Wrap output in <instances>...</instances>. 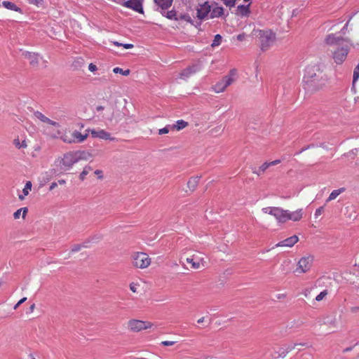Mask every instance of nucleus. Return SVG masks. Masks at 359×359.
Here are the masks:
<instances>
[{
    "mask_svg": "<svg viewBox=\"0 0 359 359\" xmlns=\"http://www.w3.org/2000/svg\"><path fill=\"white\" fill-rule=\"evenodd\" d=\"M186 262L191 264V268L194 269H198L201 266H205L206 265L205 259L198 255H194L191 257H187Z\"/></svg>",
    "mask_w": 359,
    "mask_h": 359,
    "instance_id": "8",
    "label": "nucleus"
},
{
    "mask_svg": "<svg viewBox=\"0 0 359 359\" xmlns=\"http://www.w3.org/2000/svg\"><path fill=\"white\" fill-rule=\"evenodd\" d=\"M313 258L311 257H302L298 262L297 271L305 273L308 271L312 266Z\"/></svg>",
    "mask_w": 359,
    "mask_h": 359,
    "instance_id": "9",
    "label": "nucleus"
},
{
    "mask_svg": "<svg viewBox=\"0 0 359 359\" xmlns=\"http://www.w3.org/2000/svg\"><path fill=\"white\" fill-rule=\"evenodd\" d=\"M154 1L159 8H161V11H163L172 6L173 0H154Z\"/></svg>",
    "mask_w": 359,
    "mask_h": 359,
    "instance_id": "22",
    "label": "nucleus"
},
{
    "mask_svg": "<svg viewBox=\"0 0 359 359\" xmlns=\"http://www.w3.org/2000/svg\"><path fill=\"white\" fill-rule=\"evenodd\" d=\"M245 38V34H240L237 36V39L238 41H243L244 40Z\"/></svg>",
    "mask_w": 359,
    "mask_h": 359,
    "instance_id": "56",
    "label": "nucleus"
},
{
    "mask_svg": "<svg viewBox=\"0 0 359 359\" xmlns=\"http://www.w3.org/2000/svg\"><path fill=\"white\" fill-rule=\"evenodd\" d=\"M299 241V238L294 235L290 238H287L278 243L276 244V247H280V246H285V247H292L296 243H297Z\"/></svg>",
    "mask_w": 359,
    "mask_h": 359,
    "instance_id": "20",
    "label": "nucleus"
},
{
    "mask_svg": "<svg viewBox=\"0 0 359 359\" xmlns=\"http://www.w3.org/2000/svg\"><path fill=\"white\" fill-rule=\"evenodd\" d=\"M280 163V160L277 159V160L273 161L271 162H269L268 164H269V167H270V166H272V165H278Z\"/></svg>",
    "mask_w": 359,
    "mask_h": 359,
    "instance_id": "53",
    "label": "nucleus"
},
{
    "mask_svg": "<svg viewBox=\"0 0 359 359\" xmlns=\"http://www.w3.org/2000/svg\"><path fill=\"white\" fill-rule=\"evenodd\" d=\"M299 346H307V344H306V343L293 344L288 345L285 347H281L279 348V350L278 351H276L275 353V355H273V357L276 358H283L286 356V355L288 353H290L293 349H294L296 347Z\"/></svg>",
    "mask_w": 359,
    "mask_h": 359,
    "instance_id": "7",
    "label": "nucleus"
},
{
    "mask_svg": "<svg viewBox=\"0 0 359 359\" xmlns=\"http://www.w3.org/2000/svg\"><path fill=\"white\" fill-rule=\"evenodd\" d=\"M57 186V182H53L51 183L50 187H49V190L50 191H52Z\"/></svg>",
    "mask_w": 359,
    "mask_h": 359,
    "instance_id": "58",
    "label": "nucleus"
},
{
    "mask_svg": "<svg viewBox=\"0 0 359 359\" xmlns=\"http://www.w3.org/2000/svg\"><path fill=\"white\" fill-rule=\"evenodd\" d=\"M88 69L93 72L97 69V66L94 65L93 63H90L88 66Z\"/></svg>",
    "mask_w": 359,
    "mask_h": 359,
    "instance_id": "48",
    "label": "nucleus"
},
{
    "mask_svg": "<svg viewBox=\"0 0 359 359\" xmlns=\"http://www.w3.org/2000/svg\"><path fill=\"white\" fill-rule=\"evenodd\" d=\"M113 72L115 73V74H121L123 76H128L130 74V69H126V70H123V69L120 68V67H115L114 69H113Z\"/></svg>",
    "mask_w": 359,
    "mask_h": 359,
    "instance_id": "35",
    "label": "nucleus"
},
{
    "mask_svg": "<svg viewBox=\"0 0 359 359\" xmlns=\"http://www.w3.org/2000/svg\"><path fill=\"white\" fill-rule=\"evenodd\" d=\"M222 36L220 34H216L215 36V38H214V40L211 44V46L212 47H215V46H218L221 41H222Z\"/></svg>",
    "mask_w": 359,
    "mask_h": 359,
    "instance_id": "37",
    "label": "nucleus"
},
{
    "mask_svg": "<svg viewBox=\"0 0 359 359\" xmlns=\"http://www.w3.org/2000/svg\"><path fill=\"white\" fill-rule=\"evenodd\" d=\"M175 344V341H163L161 342V345L164 346H172Z\"/></svg>",
    "mask_w": 359,
    "mask_h": 359,
    "instance_id": "47",
    "label": "nucleus"
},
{
    "mask_svg": "<svg viewBox=\"0 0 359 359\" xmlns=\"http://www.w3.org/2000/svg\"><path fill=\"white\" fill-rule=\"evenodd\" d=\"M76 163H77V161L74 151L65 154L61 161V163L67 169L70 168Z\"/></svg>",
    "mask_w": 359,
    "mask_h": 359,
    "instance_id": "11",
    "label": "nucleus"
},
{
    "mask_svg": "<svg viewBox=\"0 0 359 359\" xmlns=\"http://www.w3.org/2000/svg\"><path fill=\"white\" fill-rule=\"evenodd\" d=\"M357 151H358L357 149L351 150L349 152L344 154L343 156H347V157H351V158H354L355 156L357 155Z\"/></svg>",
    "mask_w": 359,
    "mask_h": 359,
    "instance_id": "43",
    "label": "nucleus"
},
{
    "mask_svg": "<svg viewBox=\"0 0 359 359\" xmlns=\"http://www.w3.org/2000/svg\"><path fill=\"white\" fill-rule=\"evenodd\" d=\"M151 259L144 252H136L133 255V264L136 268L144 269L150 265Z\"/></svg>",
    "mask_w": 359,
    "mask_h": 359,
    "instance_id": "5",
    "label": "nucleus"
},
{
    "mask_svg": "<svg viewBox=\"0 0 359 359\" xmlns=\"http://www.w3.org/2000/svg\"><path fill=\"white\" fill-rule=\"evenodd\" d=\"M215 7H214L212 10L210 9V18H219L224 15V8L222 6H218L217 3H215Z\"/></svg>",
    "mask_w": 359,
    "mask_h": 359,
    "instance_id": "21",
    "label": "nucleus"
},
{
    "mask_svg": "<svg viewBox=\"0 0 359 359\" xmlns=\"http://www.w3.org/2000/svg\"><path fill=\"white\" fill-rule=\"evenodd\" d=\"M76 161H79L81 160H88L92 157V154L86 151H74Z\"/></svg>",
    "mask_w": 359,
    "mask_h": 359,
    "instance_id": "24",
    "label": "nucleus"
},
{
    "mask_svg": "<svg viewBox=\"0 0 359 359\" xmlns=\"http://www.w3.org/2000/svg\"><path fill=\"white\" fill-rule=\"evenodd\" d=\"M199 180L200 177L198 176L192 177L187 182V186L191 191H194L197 187Z\"/></svg>",
    "mask_w": 359,
    "mask_h": 359,
    "instance_id": "26",
    "label": "nucleus"
},
{
    "mask_svg": "<svg viewBox=\"0 0 359 359\" xmlns=\"http://www.w3.org/2000/svg\"><path fill=\"white\" fill-rule=\"evenodd\" d=\"M250 6V4L238 6L236 10V15L242 18L249 16L251 13Z\"/></svg>",
    "mask_w": 359,
    "mask_h": 359,
    "instance_id": "19",
    "label": "nucleus"
},
{
    "mask_svg": "<svg viewBox=\"0 0 359 359\" xmlns=\"http://www.w3.org/2000/svg\"><path fill=\"white\" fill-rule=\"evenodd\" d=\"M27 300L26 297L22 298L15 306L14 309H16L20 304L24 303Z\"/></svg>",
    "mask_w": 359,
    "mask_h": 359,
    "instance_id": "49",
    "label": "nucleus"
},
{
    "mask_svg": "<svg viewBox=\"0 0 359 359\" xmlns=\"http://www.w3.org/2000/svg\"><path fill=\"white\" fill-rule=\"evenodd\" d=\"M255 32L257 33L256 36L258 39L260 49L263 52L268 50L276 40V34L270 29H259Z\"/></svg>",
    "mask_w": 359,
    "mask_h": 359,
    "instance_id": "3",
    "label": "nucleus"
},
{
    "mask_svg": "<svg viewBox=\"0 0 359 359\" xmlns=\"http://www.w3.org/2000/svg\"><path fill=\"white\" fill-rule=\"evenodd\" d=\"M123 6L126 8L133 9L139 13H144L142 0H128L125 1L123 4Z\"/></svg>",
    "mask_w": 359,
    "mask_h": 359,
    "instance_id": "10",
    "label": "nucleus"
},
{
    "mask_svg": "<svg viewBox=\"0 0 359 359\" xmlns=\"http://www.w3.org/2000/svg\"><path fill=\"white\" fill-rule=\"evenodd\" d=\"M162 15L166 17L169 20H179L177 18V13L175 10L172 9L171 11L165 12V11H161Z\"/></svg>",
    "mask_w": 359,
    "mask_h": 359,
    "instance_id": "28",
    "label": "nucleus"
},
{
    "mask_svg": "<svg viewBox=\"0 0 359 359\" xmlns=\"http://www.w3.org/2000/svg\"><path fill=\"white\" fill-rule=\"evenodd\" d=\"M269 167V164H268V162H265L261 166H259L257 169L256 168H252V172L255 173V174H257L258 176H260L261 175H262L266 170V169H268Z\"/></svg>",
    "mask_w": 359,
    "mask_h": 359,
    "instance_id": "29",
    "label": "nucleus"
},
{
    "mask_svg": "<svg viewBox=\"0 0 359 359\" xmlns=\"http://www.w3.org/2000/svg\"><path fill=\"white\" fill-rule=\"evenodd\" d=\"M344 39L341 36H337L334 34L327 35L325 42L328 45H336L337 48L332 51V57L337 65L342 64L349 52V48L347 45L344 46Z\"/></svg>",
    "mask_w": 359,
    "mask_h": 359,
    "instance_id": "2",
    "label": "nucleus"
},
{
    "mask_svg": "<svg viewBox=\"0 0 359 359\" xmlns=\"http://www.w3.org/2000/svg\"><path fill=\"white\" fill-rule=\"evenodd\" d=\"M58 183L60 184H65L66 183V182L65 180H58Z\"/></svg>",
    "mask_w": 359,
    "mask_h": 359,
    "instance_id": "64",
    "label": "nucleus"
},
{
    "mask_svg": "<svg viewBox=\"0 0 359 359\" xmlns=\"http://www.w3.org/2000/svg\"><path fill=\"white\" fill-rule=\"evenodd\" d=\"M34 309H35V304H32V305L30 306V307H29V311H30L31 312H32V311H34Z\"/></svg>",
    "mask_w": 359,
    "mask_h": 359,
    "instance_id": "63",
    "label": "nucleus"
},
{
    "mask_svg": "<svg viewBox=\"0 0 359 359\" xmlns=\"http://www.w3.org/2000/svg\"><path fill=\"white\" fill-rule=\"evenodd\" d=\"M352 349H353V347H352V346H351V347H348V348H346L343 351V352H344V353L348 352V351H351Z\"/></svg>",
    "mask_w": 359,
    "mask_h": 359,
    "instance_id": "61",
    "label": "nucleus"
},
{
    "mask_svg": "<svg viewBox=\"0 0 359 359\" xmlns=\"http://www.w3.org/2000/svg\"><path fill=\"white\" fill-rule=\"evenodd\" d=\"M221 1L224 3V4L226 6L229 7L230 8L234 7L236 5V0H221Z\"/></svg>",
    "mask_w": 359,
    "mask_h": 359,
    "instance_id": "41",
    "label": "nucleus"
},
{
    "mask_svg": "<svg viewBox=\"0 0 359 359\" xmlns=\"http://www.w3.org/2000/svg\"><path fill=\"white\" fill-rule=\"evenodd\" d=\"M88 132H90L92 137L94 138H100L102 140H114L115 138L111 137V134L104 130L100 129L98 130H96L95 129H88Z\"/></svg>",
    "mask_w": 359,
    "mask_h": 359,
    "instance_id": "12",
    "label": "nucleus"
},
{
    "mask_svg": "<svg viewBox=\"0 0 359 359\" xmlns=\"http://www.w3.org/2000/svg\"><path fill=\"white\" fill-rule=\"evenodd\" d=\"M324 212V206H321L320 208H318V209H316V212H315V217H318V216H320L323 212Z\"/></svg>",
    "mask_w": 359,
    "mask_h": 359,
    "instance_id": "45",
    "label": "nucleus"
},
{
    "mask_svg": "<svg viewBox=\"0 0 359 359\" xmlns=\"http://www.w3.org/2000/svg\"><path fill=\"white\" fill-rule=\"evenodd\" d=\"M188 126V123L184 121V120H178L176 122V124L173 125L172 128L173 129H176L177 130H180Z\"/></svg>",
    "mask_w": 359,
    "mask_h": 359,
    "instance_id": "31",
    "label": "nucleus"
},
{
    "mask_svg": "<svg viewBox=\"0 0 359 359\" xmlns=\"http://www.w3.org/2000/svg\"><path fill=\"white\" fill-rule=\"evenodd\" d=\"M351 311L352 313H356L358 311H359V306H353V307H351Z\"/></svg>",
    "mask_w": 359,
    "mask_h": 359,
    "instance_id": "59",
    "label": "nucleus"
},
{
    "mask_svg": "<svg viewBox=\"0 0 359 359\" xmlns=\"http://www.w3.org/2000/svg\"><path fill=\"white\" fill-rule=\"evenodd\" d=\"M345 191V188L342 187L339 189L333 190L330 194L329 197L326 199V203H328L334 199H335L340 194L343 193Z\"/></svg>",
    "mask_w": 359,
    "mask_h": 359,
    "instance_id": "30",
    "label": "nucleus"
},
{
    "mask_svg": "<svg viewBox=\"0 0 359 359\" xmlns=\"http://www.w3.org/2000/svg\"><path fill=\"white\" fill-rule=\"evenodd\" d=\"M32 182L30 181H27L25 184V186L22 190V192L25 196H27L29 194V191L32 189Z\"/></svg>",
    "mask_w": 359,
    "mask_h": 359,
    "instance_id": "40",
    "label": "nucleus"
},
{
    "mask_svg": "<svg viewBox=\"0 0 359 359\" xmlns=\"http://www.w3.org/2000/svg\"><path fill=\"white\" fill-rule=\"evenodd\" d=\"M328 294L327 290H324L319 294H318L316 297V300L320 302L323 299V298Z\"/></svg>",
    "mask_w": 359,
    "mask_h": 359,
    "instance_id": "42",
    "label": "nucleus"
},
{
    "mask_svg": "<svg viewBox=\"0 0 359 359\" xmlns=\"http://www.w3.org/2000/svg\"><path fill=\"white\" fill-rule=\"evenodd\" d=\"M168 132H169V126H167L165 128L160 129L158 130V134L159 135L167 134V133H168Z\"/></svg>",
    "mask_w": 359,
    "mask_h": 359,
    "instance_id": "46",
    "label": "nucleus"
},
{
    "mask_svg": "<svg viewBox=\"0 0 359 359\" xmlns=\"http://www.w3.org/2000/svg\"><path fill=\"white\" fill-rule=\"evenodd\" d=\"M13 144L15 147L18 149H25L27 147V142L25 140H22V142H20L19 138H15L13 140Z\"/></svg>",
    "mask_w": 359,
    "mask_h": 359,
    "instance_id": "32",
    "label": "nucleus"
},
{
    "mask_svg": "<svg viewBox=\"0 0 359 359\" xmlns=\"http://www.w3.org/2000/svg\"><path fill=\"white\" fill-rule=\"evenodd\" d=\"M95 174L98 176V179L102 180L103 178L102 171L100 170H96Z\"/></svg>",
    "mask_w": 359,
    "mask_h": 359,
    "instance_id": "51",
    "label": "nucleus"
},
{
    "mask_svg": "<svg viewBox=\"0 0 359 359\" xmlns=\"http://www.w3.org/2000/svg\"><path fill=\"white\" fill-rule=\"evenodd\" d=\"M201 69V64L200 62L194 64L191 66H189L182 70V72L180 73V77L184 79L188 78L191 74L200 71Z\"/></svg>",
    "mask_w": 359,
    "mask_h": 359,
    "instance_id": "14",
    "label": "nucleus"
},
{
    "mask_svg": "<svg viewBox=\"0 0 359 359\" xmlns=\"http://www.w3.org/2000/svg\"><path fill=\"white\" fill-rule=\"evenodd\" d=\"M30 3L38 5L42 3L43 0H29Z\"/></svg>",
    "mask_w": 359,
    "mask_h": 359,
    "instance_id": "57",
    "label": "nucleus"
},
{
    "mask_svg": "<svg viewBox=\"0 0 359 359\" xmlns=\"http://www.w3.org/2000/svg\"><path fill=\"white\" fill-rule=\"evenodd\" d=\"M88 245L86 243H83V244H75L72 246L71 249L72 252H76L79 251L82 248H87Z\"/></svg>",
    "mask_w": 359,
    "mask_h": 359,
    "instance_id": "36",
    "label": "nucleus"
},
{
    "mask_svg": "<svg viewBox=\"0 0 359 359\" xmlns=\"http://www.w3.org/2000/svg\"><path fill=\"white\" fill-rule=\"evenodd\" d=\"M123 48H126V49H130V48H133V44H131V43H122V46Z\"/></svg>",
    "mask_w": 359,
    "mask_h": 359,
    "instance_id": "55",
    "label": "nucleus"
},
{
    "mask_svg": "<svg viewBox=\"0 0 359 359\" xmlns=\"http://www.w3.org/2000/svg\"><path fill=\"white\" fill-rule=\"evenodd\" d=\"M22 55L29 61V64L32 67H36L39 63V55L37 53L25 51L22 53Z\"/></svg>",
    "mask_w": 359,
    "mask_h": 359,
    "instance_id": "15",
    "label": "nucleus"
},
{
    "mask_svg": "<svg viewBox=\"0 0 359 359\" xmlns=\"http://www.w3.org/2000/svg\"><path fill=\"white\" fill-rule=\"evenodd\" d=\"M93 170V168L90 165H86L84 167L83 171L81 172V173L79 175V179L81 180V181H83L86 176L88 174V172L90 171Z\"/></svg>",
    "mask_w": 359,
    "mask_h": 359,
    "instance_id": "34",
    "label": "nucleus"
},
{
    "mask_svg": "<svg viewBox=\"0 0 359 359\" xmlns=\"http://www.w3.org/2000/svg\"><path fill=\"white\" fill-rule=\"evenodd\" d=\"M302 217V210L299 209L292 212L287 211V220H292L294 222L299 221Z\"/></svg>",
    "mask_w": 359,
    "mask_h": 359,
    "instance_id": "23",
    "label": "nucleus"
},
{
    "mask_svg": "<svg viewBox=\"0 0 359 359\" xmlns=\"http://www.w3.org/2000/svg\"><path fill=\"white\" fill-rule=\"evenodd\" d=\"M34 115L36 118L39 119L41 121H42L43 123H48L50 126H55L56 128H58L60 126L59 123L50 120L49 118L46 117L41 112H40L39 111H35L34 113Z\"/></svg>",
    "mask_w": 359,
    "mask_h": 359,
    "instance_id": "18",
    "label": "nucleus"
},
{
    "mask_svg": "<svg viewBox=\"0 0 359 359\" xmlns=\"http://www.w3.org/2000/svg\"><path fill=\"white\" fill-rule=\"evenodd\" d=\"M280 163V160L277 159V160L273 161L271 162H269L268 164H269V167H270V166H272V165H278Z\"/></svg>",
    "mask_w": 359,
    "mask_h": 359,
    "instance_id": "52",
    "label": "nucleus"
},
{
    "mask_svg": "<svg viewBox=\"0 0 359 359\" xmlns=\"http://www.w3.org/2000/svg\"><path fill=\"white\" fill-rule=\"evenodd\" d=\"M276 207H266V208H264L262 209V211L264 212V213H266V214H269V215H271L273 214V210L275 209Z\"/></svg>",
    "mask_w": 359,
    "mask_h": 359,
    "instance_id": "44",
    "label": "nucleus"
},
{
    "mask_svg": "<svg viewBox=\"0 0 359 359\" xmlns=\"http://www.w3.org/2000/svg\"><path fill=\"white\" fill-rule=\"evenodd\" d=\"M359 78V63L358 65L355 67L353 71V85L355 84V83L357 81V80Z\"/></svg>",
    "mask_w": 359,
    "mask_h": 359,
    "instance_id": "38",
    "label": "nucleus"
},
{
    "mask_svg": "<svg viewBox=\"0 0 359 359\" xmlns=\"http://www.w3.org/2000/svg\"><path fill=\"white\" fill-rule=\"evenodd\" d=\"M112 43H113L114 45H115L116 46H122V43H119L118 41H113Z\"/></svg>",
    "mask_w": 359,
    "mask_h": 359,
    "instance_id": "62",
    "label": "nucleus"
},
{
    "mask_svg": "<svg viewBox=\"0 0 359 359\" xmlns=\"http://www.w3.org/2000/svg\"><path fill=\"white\" fill-rule=\"evenodd\" d=\"M177 18H179V20H185L191 24L193 23V20L189 14H180V15L177 16Z\"/></svg>",
    "mask_w": 359,
    "mask_h": 359,
    "instance_id": "39",
    "label": "nucleus"
},
{
    "mask_svg": "<svg viewBox=\"0 0 359 359\" xmlns=\"http://www.w3.org/2000/svg\"><path fill=\"white\" fill-rule=\"evenodd\" d=\"M272 215L276 217L278 222L284 223L287 221V211L276 207Z\"/></svg>",
    "mask_w": 359,
    "mask_h": 359,
    "instance_id": "16",
    "label": "nucleus"
},
{
    "mask_svg": "<svg viewBox=\"0 0 359 359\" xmlns=\"http://www.w3.org/2000/svg\"><path fill=\"white\" fill-rule=\"evenodd\" d=\"M21 212H22V218H25L28 212V208H22L18 209L13 214L14 219H19Z\"/></svg>",
    "mask_w": 359,
    "mask_h": 359,
    "instance_id": "33",
    "label": "nucleus"
},
{
    "mask_svg": "<svg viewBox=\"0 0 359 359\" xmlns=\"http://www.w3.org/2000/svg\"><path fill=\"white\" fill-rule=\"evenodd\" d=\"M314 145L313 144H309V145H307L306 147H304L302 149V150H300L299 152H297L296 154H301L302 152H303L304 151H306L309 148H311V147H313Z\"/></svg>",
    "mask_w": 359,
    "mask_h": 359,
    "instance_id": "50",
    "label": "nucleus"
},
{
    "mask_svg": "<svg viewBox=\"0 0 359 359\" xmlns=\"http://www.w3.org/2000/svg\"><path fill=\"white\" fill-rule=\"evenodd\" d=\"M236 74L237 72L235 69H231L228 75L224 76L222 80L212 86L214 91L216 93L224 91L236 80Z\"/></svg>",
    "mask_w": 359,
    "mask_h": 359,
    "instance_id": "4",
    "label": "nucleus"
},
{
    "mask_svg": "<svg viewBox=\"0 0 359 359\" xmlns=\"http://www.w3.org/2000/svg\"><path fill=\"white\" fill-rule=\"evenodd\" d=\"M128 327L131 332H137L151 327V324L149 322L132 319L128 322Z\"/></svg>",
    "mask_w": 359,
    "mask_h": 359,
    "instance_id": "6",
    "label": "nucleus"
},
{
    "mask_svg": "<svg viewBox=\"0 0 359 359\" xmlns=\"http://www.w3.org/2000/svg\"><path fill=\"white\" fill-rule=\"evenodd\" d=\"M104 107H102V106H97V107H96V110H97V111H102V110H104Z\"/></svg>",
    "mask_w": 359,
    "mask_h": 359,
    "instance_id": "60",
    "label": "nucleus"
},
{
    "mask_svg": "<svg viewBox=\"0 0 359 359\" xmlns=\"http://www.w3.org/2000/svg\"><path fill=\"white\" fill-rule=\"evenodd\" d=\"M327 81L326 74L318 65L308 66L305 69L303 88L309 93L321 89Z\"/></svg>",
    "mask_w": 359,
    "mask_h": 359,
    "instance_id": "1",
    "label": "nucleus"
},
{
    "mask_svg": "<svg viewBox=\"0 0 359 359\" xmlns=\"http://www.w3.org/2000/svg\"><path fill=\"white\" fill-rule=\"evenodd\" d=\"M85 65V60L81 57H78L74 59L72 64V67L74 70L81 69Z\"/></svg>",
    "mask_w": 359,
    "mask_h": 359,
    "instance_id": "25",
    "label": "nucleus"
},
{
    "mask_svg": "<svg viewBox=\"0 0 359 359\" xmlns=\"http://www.w3.org/2000/svg\"><path fill=\"white\" fill-rule=\"evenodd\" d=\"M210 12V6L208 1L199 5L196 9V16L199 20L205 19Z\"/></svg>",
    "mask_w": 359,
    "mask_h": 359,
    "instance_id": "13",
    "label": "nucleus"
},
{
    "mask_svg": "<svg viewBox=\"0 0 359 359\" xmlns=\"http://www.w3.org/2000/svg\"><path fill=\"white\" fill-rule=\"evenodd\" d=\"M86 134H81V133H79V131L77 130H74L73 133H72V137H73V140H64L65 142H67L69 143H72V142H77V143H81V142H83L88 136V133L87 130H86Z\"/></svg>",
    "mask_w": 359,
    "mask_h": 359,
    "instance_id": "17",
    "label": "nucleus"
},
{
    "mask_svg": "<svg viewBox=\"0 0 359 359\" xmlns=\"http://www.w3.org/2000/svg\"><path fill=\"white\" fill-rule=\"evenodd\" d=\"M2 5L4 7H5L6 8H7L8 10L15 11L19 12L20 13H22V9L20 8H19L18 6H17L13 2L4 1L2 2Z\"/></svg>",
    "mask_w": 359,
    "mask_h": 359,
    "instance_id": "27",
    "label": "nucleus"
},
{
    "mask_svg": "<svg viewBox=\"0 0 359 359\" xmlns=\"http://www.w3.org/2000/svg\"><path fill=\"white\" fill-rule=\"evenodd\" d=\"M130 289L133 292H137V285L134 284V283H131L130 284Z\"/></svg>",
    "mask_w": 359,
    "mask_h": 359,
    "instance_id": "54",
    "label": "nucleus"
}]
</instances>
